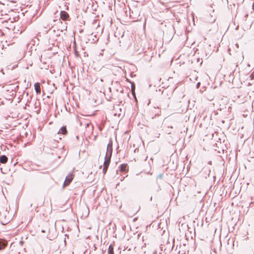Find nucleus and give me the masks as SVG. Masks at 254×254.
<instances>
[{
  "instance_id": "2",
  "label": "nucleus",
  "mask_w": 254,
  "mask_h": 254,
  "mask_svg": "<svg viewBox=\"0 0 254 254\" xmlns=\"http://www.w3.org/2000/svg\"><path fill=\"white\" fill-rule=\"evenodd\" d=\"M74 177V175L73 174H70L68 175L65 178V181L63 184V187L64 188L66 186H68L73 180Z\"/></svg>"
},
{
  "instance_id": "12",
  "label": "nucleus",
  "mask_w": 254,
  "mask_h": 254,
  "mask_svg": "<svg viewBox=\"0 0 254 254\" xmlns=\"http://www.w3.org/2000/svg\"><path fill=\"white\" fill-rule=\"evenodd\" d=\"M42 233H45V231H44V230H42Z\"/></svg>"
},
{
  "instance_id": "10",
  "label": "nucleus",
  "mask_w": 254,
  "mask_h": 254,
  "mask_svg": "<svg viewBox=\"0 0 254 254\" xmlns=\"http://www.w3.org/2000/svg\"><path fill=\"white\" fill-rule=\"evenodd\" d=\"M134 90H135V86L134 85H132L131 90H132V94H134Z\"/></svg>"
},
{
  "instance_id": "3",
  "label": "nucleus",
  "mask_w": 254,
  "mask_h": 254,
  "mask_svg": "<svg viewBox=\"0 0 254 254\" xmlns=\"http://www.w3.org/2000/svg\"><path fill=\"white\" fill-rule=\"evenodd\" d=\"M60 18L64 21H67L70 20L69 15L65 11H61L60 12Z\"/></svg>"
},
{
  "instance_id": "7",
  "label": "nucleus",
  "mask_w": 254,
  "mask_h": 254,
  "mask_svg": "<svg viewBox=\"0 0 254 254\" xmlns=\"http://www.w3.org/2000/svg\"><path fill=\"white\" fill-rule=\"evenodd\" d=\"M120 171L121 172L128 171L127 165V164H123L121 165Z\"/></svg>"
},
{
  "instance_id": "9",
  "label": "nucleus",
  "mask_w": 254,
  "mask_h": 254,
  "mask_svg": "<svg viewBox=\"0 0 254 254\" xmlns=\"http://www.w3.org/2000/svg\"><path fill=\"white\" fill-rule=\"evenodd\" d=\"M108 254H114V247L112 245H110L108 250Z\"/></svg>"
},
{
  "instance_id": "6",
  "label": "nucleus",
  "mask_w": 254,
  "mask_h": 254,
  "mask_svg": "<svg viewBox=\"0 0 254 254\" xmlns=\"http://www.w3.org/2000/svg\"><path fill=\"white\" fill-rule=\"evenodd\" d=\"M8 161L7 157L5 155H2L0 156V163L2 164L6 163Z\"/></svg>"
},
{
  "instance_id": "1",
  "label": "nucleus",
  "mask_w": 254,
  "mask_h": 254,
  "mask_svg": "<svg viewBox=\"0 0 254 254\" xmlns=\"http://www.w3.org/2000/svg\"><path fill=\"white\" fill-rule=\"evenodd\" d=\"M110 158H111V156L110 157H107V155H106V157L105 158V161L104 162V165H103V173L104 174H105L106 173L108 168L109 167V165L110 163V162H111Z\"/></svg>"
},
{
  "instance_id": "5",
  "label": "nucleus",
  "mask_w": 254,
  "mask_h": 254,
  "mask_svg": "<svg viewBox=\"0 0 254 254\" xmlns=\"http://www.w3.org/2000/svg\"><path fill=\"white\" fill-rule=\"evenodd\" d=\"M58 133L62 134L63 135H66L67 133V131L66 127H63L58 131Z\"/></svg>"
},
{
  "instance_id": "8",
  "label": "nucleus",
  "mask_w": 254,
  "mask_h": 254,
  "mask_svg": "<svg viewBox=\"0 0 254 254\" xmlns=\"http://www.w3.org/2000/svg\"><path fill=\"white\" fill-rule=\"evenodd\" d=\"M6 245V243L4 241L0 240V250L3 249Z\"/></svg>"
},
{
  "instance_id": "11",
  "label": "nucleus",
  "mask_w": 254,
  "mask_h": 254,
  "mask_svg": "<svg viewBox=\"0 0 254 254\" xmlns=\"http://www.w3.org/2000/svg\"><path fill=\"white\" fill-rule=\"evenodd\" d=\"M251 77L252 79H254V71L252 73V74L251 75Z\"/></svg>"
},
{
  "instance_id": "13",
  "label": "nucleus",
  "mask_w": 254,
  "mask_h": 254,
  "mask_svg": "<svg viewBox=\"0 0 254 254\" xmlns=\"http://www.w3.org/2000/svg\"><path fill=\"white\" fill-rule=\"evenodd\" d=\"M156 254V253H155V254Z\"/></svg>"
},
{
  "instance_id": "4",
  "label": "nucleus",
  "mask_w": 254,
  "mask_h": 254,
  "mask_svg": "<svg viewBox=\"0 0 254 254\" xmlns=\"http://www.w3.org/2000/svg\"><path fill=\"white\" fill-rule=\"evenodd\" d=\"M34 88L36 91V92L37 94H40L41 93V87L40 84L39 83L37 82L34 84Z\"/></svg>"
}]
</instances>
